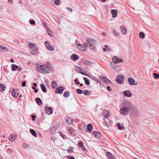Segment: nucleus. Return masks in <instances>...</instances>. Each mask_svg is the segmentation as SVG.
I'll return each mask as SVG.
<instances>
[{
    "instance_id": "1",
    "label": "nucleus",
    "mask_w": 159,
    "mask_h": 159,
    "mask_svg": "<svg viewBox=\"0 0 159 159\" xmlns=\"http://www.w3.org/2000/svg\"><path fill=\"white\" fill-rule=\"evenodd\" d=\"M122 107L120 108V112L121 115L125 116L128 113L132 116L138 115L139 111L134 105L131 102L125 101L122 104Z\"/></svg>"
},
{
    "instance_id": "2",
    "label": "nucleus",
    "mask_w": 159,
    "mask_h": 159,
    "mask_svg": "<svg viewBox=\"0 0 159 159\" xmlns=\"http://www.w3.org/2000/svg\"><path fill=\"white\" fill-rule=\"evenodd\" d=\"M36 70L43 73H47L48 72V67L42 63L39 62L35 65Z\"/></svg>"
},
{
    "instance_id": "3",
    "label": "nucleus",
    "mask_w": 159,
    "mask_h": 159,
    "mask_svg": "<svg viewBox=\"0 0 159 159\" xmlns=\"http://www.w3.org/2000/svg\"><path fill=\"white\" fill-rule=\"evenodd\" d=\"M87 45H89V47L91 49H93L95 47V41L93 40L88 39L86 40Z\"/></svg>"
},
{
    "instance_id": "4",
    "label": "nucleus",
    "mask_w": 159,
    "mask_h": 159,
    "mask_svg": "<svg viewBox=\"0 0 159 159\" xmlns=\"http://www.w3.org/2000/svg\"><path fill=\"white\" fill-rule=\"evenodd\" d=\"M125 79L124 76L122 75H119L116 79V80L117 83L120 84H122L124 83Z\"/></svg>"
},
{
    "instance_id": "5",
    "label": "nucleus",
    "mask_w": 159,
    "mask_h": 159,
    "mask_svg": "<svg viewBox=\"0 0 159 159\" xmlns=\"http://www.w3.org/2000/svg\"><path fill=\"white\" fill-rule=\"evenodd\" d=\"M112 60L113 62L115 64L122 63L124 62V60L122 59H119L116 56L113 57L112 58Z\"/></svg>"
},
{
    "instance_id": "6",
    "label": "nucleus",
    "mask_w": 159,
    "mask_h": 159,
    "mask_svg": "<svg viewBox=\"0 0 159 159\" xmlns=\"http://www.w3.org/2000/svg\"><path fill=\"white\" fill-rule=\"evenodd\" d=\"M87 46V44L86 43H84L83 45L80 44H78L77 45V47L78 49L84 51L86 50Z\"/></svg>"
},
{
    "instance_id": "7",
    "label": "nucleus",
    "mask_w": 159,
    "mask_h": 159,
    "mask_svg": "<svg viewBox=\"0 0 159 159\" xmlns=\"http://www.w3.org/2000/svg\"><path fill=\"white\" fill-rule=\"evenodd\" d=\"M128 83L130 85H136L137 83L135 80L132 78H129L128 79Z\"/></svg>"
},
{
    "instance_id": "8",
    "label": "nucleus",
    "mask_w": 159,
    "mask_h": 159,
    "mask_svg": "<svg viewBox=\"0 0 159 159\" xmlns=\"http://www.w3.org/2000/svg\"><path fill=\"white\" fill-rule=\"evenodd\" d=\"M123 94L124 96L127 97H130L132 95V93L129 90L124 91L123 93Z\"/></svg>"
},
{
    "instance_id": "9",
    "label": "nucleus",
    "mask_w": 159,
    "mask_h": 159,
    "mask_svg": "<svg viewBox=\"0 0 159 159\" xmlns=\"http://www.w3.org/2000/svg\"><path fill=\"white\" fill-rule=\"evenodd\" d=\"M64 88L61 86H60L57 88L56 90V92L57 93H63Z\"/></svg>"
},
{
    "instance_id": "10",
    "label": "nucleus",
    "mask_w": 159,
    "mask_h": 159,
    "mask_svg": "<svg viewBox=\"0 0 159 159\" xmlns=\"http://www.w3.org/2000/svg\"><path fill=\"white\" fill-rule=\"evenodd\" d=\"M45 111L47 114L50 115L53 113L52 108L51 107H46L45 109Z\"/></svg>"
},
{
    "instance_id": "11",
    "label": "nucleus",
    "mask_w": 159,
    "mask_h": 159,
    "mask_svg": "<svg viewBox=\"0 0 159 159\" xmlns=\"http://www.w3.org/2000/svg\"><path fill=\"white\" fill-rule=\"evenodd\" d=\"M103 115L106 118H108L110 116V113L108 111L105 110H103Z\"/></svg>"
},
{
    "instance_id": "12",
    "label": "nucleus",
    "mask_w": 159,
    "mask_h": 159,
    "mask_svg": "<svg viewBox=\"0 0 159 159\" xmlns=\"http://www.w3.org/2000/svg\"><path fill=\"white\" fill-rule=\"evenodd\" d=\"M28 47L31 49L32 50L35 49H38V48L36 44L34 43H30Z\"/></svg>"
},
{
    "instance_id": "13",
    "label": "nucleus",
    "mask_w": 159,
    "mask_h": 159,
    "mask_svg": "<svg viewBox=\"0 0 159 159\" xmlns=\"http://www.w3.org/2000/svg\"><path fill=\"white\" fill-rule=\"evenodd\" d=\"M0 51H2L4 52H7L9 51V50L6 47L0 45Z\"/></svg>"
},
{
    "instance_id": "14",
    "label": "nucleus",
    "mask_w": 159,
    "mask_h": 159,
    "mask_svg": "<svg viewBox=\"0 0 159 159\" xmlns=\"http://www.w3.org/2000/svg\"><path fill=\"white\" fill-rule=\"evenodd\" d=\"M18 90L16 89H13V92L12 93V96L14 97L15 98H16L19 94L18 93Z\"/></svg>"
},
{
    "instance_id": "15",
    "label": "nucleus",
    "mask_w": 159,
    "mask_h": 159,
    "mask_svg": "<svg viewBox=\"0 0 159 159\" xmlns=\"http://www.w3.org/2000/svg\"><path fill=\"white\" fill-rule=\"evenodd\" d=\"M120 30L122 34H126L127 31L126 28L124 26H120Z\"/></svg>"
},
{
    "instance_id": "16",
    "label": "nucleus",
    "mask_w": 159,
    "mask_h": 159,
    "mask_svg": "<svg viewBox=\"0 0 159 159\" xmlns=\"http://www.w3.org/2000/svg\"><path fill=\"white\" fill-rule=\"evenodd\" d=\"M65 120L67 123L69 124H72L73 122L72 118L68 116L66 117Z\"/></svg>"
},
{
    "instance_id": "17",
    "label": "nucleus",
    "mask_w": 159,
    "mask_h": 159,
    "mask_svg": "<svg viewBox=\"0 0 159 159\" xmlns=\"http://www.w3.org/2000/svg\"><path fill=\"white\" fill-rule=\"evenodd\" d=\"M17 138V136L16 134H12L9 137V140L11 141H13L15 140Z\"/></svg>"
},
{
    "instance_id": "18",
    "label": "nucleus",
    "mask_w": 159,
    "mask_h": 159,
    "mask_svg": "<svg viewBox=\"0 0 159 159\" xmlns=\"http://www.w3.org/2000/svg\"><path fill=\"white\" fill-rule=\"evenodd\" d=\"M111 12L113 18H115L117 16V11L116 10H112L111 11Z\"/></svg>"
},
{
    "instance_id": "19",
    "label": "nucleus",
    "mask_w": 159,
    "mask_h": 159,
    "mask_svg": "<svg viewBox=\"0 0 159 159\" xmlns=\"http://www.w3.org/2000/svg\"><path fill=\"white\" fill-rule=\"evenodd\" d=\"M78 146L79 147H80L83 151H86V148L84 146L82 142H80L78 143Z\"/></svg>"
},
{
    "instance_id": "20",
    "label": "nucleus",
    "mask_w": 159,
    "mask_h": 159,
    "mask_svg": "<svg viewBox=\"0 0 159 159\" xmlns=\"http://www.w3.org/2000/svg\"><path fill=\"white\" fill-rule=\"evenodd\" d=\"M92 125L91 124H89L87 126V130L86 131L89 133H91L92 131Z\"/></svg>"
},
{
    "instance_id": "21",
    "label": "nucleus",
    "mask_w": 159,
    "mask_h": 159,
    "mask_svg": "<svg viewBox=\"0 0 159 159\" xmlns=\"http://www.w3.org/2000/svg\"><path fill=\"white\" fill-rule=\"evenodd\" d=\"M46 29L49 35L51 37H52L53 36V33L52 31H51L48 27H46Z\"/></svg>"
},
{
    "instance_id": "22",
    "label": "nucleus",
    "mask_w": 159,
    "mask_h": 159,
    "mask_svg": "<svg viewBox=\"0 0 159 159\" xmlns=\"http://www.w3.org/2000/svg\"><path fill=\"white\" fill-rule=\"evenodd\" d=\"M93 134L94 135L95 137L97 138H100L101 136V134H100L99 133L96 131L94 132L93 133Z\"/></svg>"
},
{
    "instance_id": "23",
    "label": "nucleus",
    "mask_w": 159,
    "mask_h": 159,
    "mask_svg": "<svg viewBox=\"0 0 159 159\" xmlns=\"http://www.w3.org/2000/svg\"><path fill=\"white\" fill-rule=\"evenodd\" d=\"M51 2L54 3V4L56 5H59L61 3L60 0H51Z\"/></svg>"
},
{
    "instance_id": "24",
    "label": "nucleus",
    "mask_w": 159,
    "mask_h": 159,
    "mask_svg": "<svg viewBox=\"0 0 159 159\" xmlns=\"http://www.w3.org/2000/svg\"><path fill=\"white\" fill-rule=\"evenodd\" d=\"M38 49L32 50L30 51V53L33 55H36L38 53Z\"/></svg>"
},
{
    "instance_id": "25",
    "label": "nucleus",
    "mask_w": 159,
    "mask_h": 159,
    "mask_svg": "<svg viewBox=\"0 0 159 159\" xmlns=\"http://www.w3.org/2000/svg\"><path fill=\"white\" fill-rule=\"evenodd\" d=\"M71 58L73 61H76V60L78 59V57L77 55L75 54H73L71 56Z\"/></svg>"
},
{
    "instance_id": "26",
    "label": "nucleus",
    "mask_w": 159,
    "mask_h": 159,
    "mask_svg": "<svg viewBox=\"0 0 159 159\" xmlns=\"http://www.w3.org/2000/svg\"><path fill=\"white\" fill-rule=\"evenodd\" d=\"M117 126L118 128V129L119 130H122L124 129H125V127L123 126V125H121L120 123H118L117 124Z\"/></svg>"
},
{
    "instance_id": "27",
    "label": "nucleus",
    "mask_w": 159,
    "mask_h": 159,
    "mask_svg": "<svg viewBox=\"0 0 159 159\" xmlns=\"http://www.w3.org/2000/svg\"><path fill=\"white\" fill-rule=\"evenodd\" d=\"M6 89L5 86L2 84H0V91L1 92L4 91Z\"/></svg>"
},
{
    "instance_id": "28",
    "label": "nucleus",
    "mask_w": 159,
    "mask_h": 159,
    "mask_svg": "<svg viewBox=\"0 0 159 159\" xmlns=\"http://www.w3.org/2000/svg\"><path fill=\"white\" fill-rule=\"evenodd\" d=\"M11 67L12 70V71L16 70L18 68V67L15 64H12L11 66Z\"/></svg>"
},
{
    "instance_id": "29",
    "label": "nucleus",
    "mask_w": 159,
    "mask_h": 159,
    "mask_svg": "<svg viewBox=\"0 0 159 159\" xmlns=\"http://www.w3.org/2000/svg\"><path fill=\"white\" fill-rule=\"evenodd\" d=\"M41 87L42 91L46 93L47 92V89L44 85L43 84H41Z\"/></svg>"
},
{
    "instance_id": "30",
    "label": "nucleus",
    "mask_w": 159,
    "mask_h": 159,
    "mask_svg": "<svg viewBox=\"0 0 159 159\" xmlns=\"http://www.w3.org/2000/svg\"><path fill=\"white\" fill-rule=\"evenodd\" d=\"M104 47L105 48H103V51L104 52H106L107 51H110L111 50L110 48L107 45H105Z\"/></svg>"
},
{
    "instance_id": "31",
    "label": "nucleus",
    "mask_w": 159,
    "mask_h": 159,
    "mask_svg": "<svg viewBox=\"0 0 159 159\" xmlns=\"http://www.w3.org/2000/svg\"><path fill=\"white\" fill-rule=\"evenodd\" d=\"M101 79L102 80V81L105 82H109L110 80H108L106 77H101Z\"/></svg>"
},
{
    "instance_id": "32",
    "label": "nucleus",
    "mask_w": 159,
    "mask_h": 159,
    "mask_svg": "<svg viewBox=\"0 0 159 159\" xmlns=\"http://www.w3.org/2000/svg\"><path fill=\"white\" fill-rule=\"evenodd\" d=\"M35 100L37 102L39 105H40L42 104V101L40 98H37L35 99Z\"/></svg>"
},
{
    "instance_id": "33",
    "label": "nucleus",
    "mask_w": 159,
    "mask_h": 159,
    "mask_svg": "<svg viewBox=\"0 0 159 159\" xmlns=\"http://www.w3.org/2000/svg\"><path fill=\"white\" fill-rule=\"evenodd\" d=\"M52 85L53 89H55L57 86V83L55 81L52 82Z\"/></svg>"
},
{
    "instance_id": "34",
    "label": "nucleus",
    "mask_w": 159,
    "mask_h": 159,
    "mask_svg": "<svg viewBox=\"0 0 159 159\" xmlns=\"http://www.w3.org/2000/svg\"><path fill=\"white\" fill-rule=\"evenodd\" d=\"M83 93L85 95H89L91 93L89 90H85L84 91Z\"/></svg>"
},
{
    "instance_id": "35",
    "label": "nucleus",
    "mask_w": 159,
    "mask_h": 159,
    "mask_svg": "<svg viewBox=\"0 0 159 159\" xmlns=\"http://www.w3.org/2000/svg\"><path fill=\"white\" fill-rule=\"evenodd\" d=\"M57 130V129L56 127L53 126L51 129V130L52 133H54Z\"/></svg>"
},
{
    "instance_id": "36",
    "label": "nucleus",
    "mask_w": 159,
    "mask_h": 159,
    "mask_svg": "<svg viewBox=\"0 0 159 159\" xmlns=\"http://www.w3.org/2000/svg\"><path fill=\"white\" fill-rule=\"evenodd\" d=\"M30 132L31 133L33 134L34 136L35 137L37 135L36 132L33 129H30Z\"/></svg>"
},
{
    "instance_id": "37",
    "label": "nucleus",
    "mask_w": 159,
    "mask_h": 159,
    "mask_svg": "<svg viewBox=\"0 0 159 159\" xmlns=\"http://www.w3.org/2000/svg\"><path fill=\"white\" fill-rule=\"evenodd\" d=\"M84 80L85 81V83L86 84L89 85L90 84V82H89V79H87V78H85V77L84 78Z\"/></svg>"
},
{
    "instance_id": "38",
    "label": "nucleus",
    "mask_w": 159,
    "mask_h": 159,
    "mask_svg": "<svg viewBox=\"0 0 159 159\" xmlns=\"http://www.w3.org/2000/svg\"><path fill=\"white\" fill-rule=\"evenodd\" d=\"M73 149L72 147H69L68 148V150H67L68 152L70 154L72 153V152H73Z\"/></svg>"
},
{
    "instance_id": "39",
    "label": "nucleus",
    "mask_w": 159,
    "mask_h": 159,
    "mask_svg": "<svg viewBox=\"0 0 159 159\" xmlns=\"http://www.w3.org/2000/svg\"><path fill=\"white\" fill-rule=\"evenodd\" d=\"M84 64L86 65H90L91 64V62L89 61H85L84 62Z\"/></svg>"
},
{
    "instance_id": "40",
    "label": "nucleus",
    "mask_w": 159,
    "mask_h": 159,
    "mask_svg": "<svg viewBox=\"0 0 159 159\" xmlns=\"http://www.w3.org/2000/svg\"><path fill=\"white\" fill-rule=\"evenodd\" d=\"M69 92L68 91H66L64 94V96L65 98H67L69 96Z\"/></svg>"
},
{
    "instance_id": "41",
    "label": "nucleus",
    "mask_w": 159,
    "mask_h": 159,
    "mask_svg": "<svg viewBox=\"0 0 159 159\" xmlns=\"http://www.w3.org/2000/svg\"><path fill=\"white\" fill-rule=\"evenodd\" d=\"M145 36L143 32H141L139 34V37L140 38L143 39L144 38Z\"/></svg>"
},
{
    "instance_id": "42",
    "label": "nucleus",
    "mask_w": 159,
    "mask_h": 159,
    "mask_svg": "<svg viewBox=\"0 0 159 159\" xmlns=\"http://www.w3.org/2000/svg\"><path fill=\"white\" fill-rule=\"evenodd\" d=\"M76 91L77 93L79 94H81L83 92V90L79 89H77Z\"/></svg>"
},
{
    "instance_id": "43",
    "label": "nucleus",
    "mask_w": 159,
    "mask_h": 159,
    "mask_svg": "<svg viewBox=\"0 0 159 159\" xmlns=\"http://www.w3.org/2000/svg\"><path fill=\"white\" fill-rule=\"evenodd\" d=\"M47 49L50 51H53L54 50V47L53 46L50 45Z\"/></svg>"
},
{
    "instance_id": "44",
    "label": "nucleus",
    "mask_w": 159,
    "mask_h": 159,
    "mask_svg": "<svg viewBox=\"0 0 159 159\" xmlns=\"http://www.w3.org/2000/svg\"><path fill=\"white\" fill-rule=\"evenodd\" d=\"M69 130V133L70 134H73L74 132V130L72 128H70Z\"/></svg>"
},
{
    "instance_id": "45",
    "label": "nucleus",
    "mask_w": 159,
    "mask_h": 159,
    "mask_svg": "<svg viewBox=\"0 0 159 159\" xmlns=\"http://www.w3.org/2000/svg\"><path fill=\"white\" fill-rule=\"evenodd\" d=\"M44 44L45 46L47 48H48V47L50 45L48 43V42L47 41H45V42Z\"/></svg>"
},
{
    "instance_id": "46",
    "label": "nucleus",
    "mask_w": 159,
    "mask_h": 159,
    "mask_svg": "<svg viewBox=\"0 0 159 159\" xmlns=\"http://www.w3.org/2000/svg\"><path fill=\"white\" fill-rule=\"evenodd\" d=\"M59 134H60L61 137L63 139H65L66 138V135L64 134L63 133H62L61 132H59Z\"/></svg>"
},
{
    "instance_id": "47",
    "label": "nucleus",
    "mask_w": 159,
    "mask_h": 159,
    "mask_svg": "<svg viewBox=\"0 0 159 159\" xmlns=\"http://www.w3.org/2000/svg\"><path fill=\"white\" fill-rule=\"evenodd\" d=\"M29 144L26 143H24L23 144V146L24 147V148H27L29 147Z\"/></svg>"
},
{
    "instance_id": "48",
    "label": "nucleus",
    "mask_w": 159,
    "mask_h": 159,
    "mask_svg": "<svg viewBox=\"0 0 159 159\" xmlns=\"http://www.w3.org/2000/svg\"><path fill=\"white\" fill-rule=\"evenodd\" d=\"M113 33L115 34V35L119 36L120 33L119 32H117L116 31L113 30Z\"/></svg>"
},
{
    "instance_id": "49",
    "label": "nucleus",
    "mask_w": 159,
    "mask_h": 159,
    "mask_svg": "<svg viewBox=\"0 0 159 159\" xmlns=\"http://www.w3.org/2000/svg\"><path fill=\"white\" fill-rule=\"evenodd\" d=\"M154 75L156 78L158 79L159 78V74L155 73H154Z\"/></svg>"
},
{
    "instance_id": "50",
    "label": "nucleus",
    "mask_w": 159,
    "mask_h": 159,
    "mask_svg": "<svg viewBox=\"0 0 159 159\" xmlns=\"http://www.w3.org/2000/svg\"><path fill=\"white\" fill-rule=\"evenodd\" d=\"M30 24L31 25H34L35 24V22L34 20H30Z\"/></svg>"
},
{
    "instance_id": "51",
    "label": "nucleus",
    "mask_w": 159,
    "mask_h": 159,
    "mask_svg": "<svg viewBox=\"0 0 159 159\" xmlns=\"http://www.w3.org/2000/svg\"><path fill=\"white\" fill-rule=\"evenodd\" d=\"M109 159H116L115 157L111 155L108 157Z\"/></svg>"
},
{
    "instance_id": "52",
    "label": "nucleus",
    "mask_w": 159,
    "mask_h": 159,
    "mask_svg": "<svg viewBox=\"0 0 159 159\" xmlns=\"http://www.w3.org/2000/svg\"><path fill=\"white\" fill-rule=\"evenodd\" d=\"M78 80L77 79H75L74 80L75 82V84H80V82L78 81Z\"/></svg>"
},
{
    "instance_id": "53",
    "label": "nucleus",
    "mask_w": 159,
    "mask_h": 159,
    "mask_svg": "<svg viewBox=\"0 0 159 159\" xmlns=\"http://www.w3.org/2000/svg\"><path fill=\"white\" fill-rule=\"evenodd\" d=\"M26 85V83L25 81H24L22 84V87H25Z\"/></svg>"
},
{
    "instance_id": "54",
    "label": "nucleus",
    "mask_w": 159,
    "mask_h": 159,
    "mask_svg": "<svg viewBox=\"0 0 159 159\" xmlns=\"http://www.w3.org/2000/svg\"><path fill=\"white\" fill-rule=\"evenodd\" d=\"M68 159H75V158L73 157H70L69 156H68Z\"/></svg>"
},
{
    "instance_id": "55",
    "label": "nucleus",
    "mask_w": 159,
    "mask_h": 159,
    "mask_svg": "<svg viewBox=\"0 0 159 159\" xmlns=\"http://www.w3.org/2000/svg\"><path fill=\"white\" fill-rule=\"evenodd\" d=\"M107 155L109 157L111 155V153L109 152H107Z\"/></svg>"
},
{
    "instance_id": "56",
    "label": "nucleus",
    "mask_w": 159,
    "mask_h": 159,
    "mask_svg": "<svg viewBox=\"0 0 159 159\" xmlns=\"http://www.w3.org/2000/svg\"><path fill=\"white\" fill-rule=\"evenodd\" d=\"M76 70H78L80 71H81L82 70V68L81 67H77L76 68Z\"/></svg>"
},
{
    "instance_id": "57",
    "label": "nucleus",
    "mask_w": 159,
    "mask_h": 159,
    "mask_svg": "<svg viewBox=\"0 0 159 159\" xmlns=\"http://www.w3.org/2000/svg\"><path fill=\"white\" fill-rule=\"evenodd\" d=\"M107 89L110 91H111V87L110 86H107Z\"/></svg>"
},
{
    "instance_id": "58",
    "label": "nucleus",
    "mask_w": 159,
    "mask_h": 159,
    "mask_svg": "<svg viewBox=\"0 0 159 159\" xmlns=\"http://www.w3.org/2000/svg\"><path fill=\"white\" fill-rule=\"evenodd\" d=\"M32 120H35V118H36V116H34V115H33L32 116Z\"/></svg>"
},
{
    "instance_id": "59",
    "label": "nucleus",
    "mask_w": 159,
    "mask_h": 159,
    "mask_svg": "<svg viewBox=\"0 0 159 159\" xmlns=\"http://www.w3.org/2000/svg\"><path fill=\"white\" fill-rule=\"evenodd\" d=\"M8 1L11 4H12L13 3V0H8Z\"/></svg>"
},
{
    "instance_id": "60",
    "label": "nucleus",
    "mask_w": 159,
    "mask_h": 159,
    "mask_svg": "<svg viewBox=\"0 0 159 159\" xmlns=\"http://www.w3.org/2000/svg\"><path fill=\"white\" fill-rule=\"evenodd\" d=\"M111 67L113 68H115V66L112 64H111Z\"/></svg>"
},
{
    "instance_id": "61",
    "label": "nucleus",
    "mask_w": 159,
    "mask_h": 159,
    "mask_svg": "<svg viewBox=\"0 0 159 159\" xmlns=\"http://www.w3.org/2000/svg\"><path fill=\"white\" fill-rule=\"evenodd\" d=\"M10 61H11V62L12 63L14 62V60L13 59H10Z\"/></svg>"
},
{
    "instance_id": "62",
    "label": "nucleus",
    "mask_w": 159,
    "mask_h": 159,
    "mask_svg": "<svg viewBox=\"0 0 159 159\" xmlns=\"http://www.w3.org/2000/svg\"><path fill=\"white\" fill-rule=\"evenodd\" d=\"M43 25H44V27H46V28L47 27V24L46 23H45L44 24H43Z\"/></svg>"
},
{
    "instance_id": "63",
    "label": "nucleus",
    "mask_w": 159,
    "mask_h": 159,
    "mask_svg": "<svg viewBox=\"0 0 159 159\" xmlns=\"http://www.w3.org/2000/svg\"><path fill=\"white\" fill-rule=\"evenodd\" d=\"M18 69V70L19 71H20V70H21L22 69L21 68H19L18 67V68L17 69Z\"/></svg>"
},
{
    "instance_id": "64",
    "label": "nucleus",
    "mask_w": 159,
    "mask_h": 159,
    "mask_svg": "<svg viewBox=\"0 0 159 159\" xmlns=\"http://www.w3.org/2000/svg\"><path fill=\"white\" fill-rule=\"evenodd\" d=\"M2 8H3V7H2L1 6H0V10H1L2 9Z\"/></svg>"
}]
</instances>
